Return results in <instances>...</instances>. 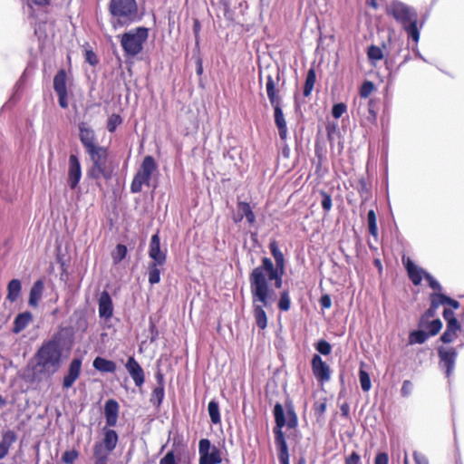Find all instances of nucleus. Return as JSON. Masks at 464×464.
I'll return each instance as SVG.
<instances>
[{
    "mask_svg": "<svg viewBox=\"0 0 464 464\" xmlns=\"http://www.w3.org/2000/svg\"><path fill=\"white\" fill-rule=\"evenodd\" d=\"M270 253L275 259L263 257L261 264L255 267L248 276L252 298V312L257 327L264 330L267 326V315L265 308L271 306L275 288H281L285 268V259L279 249L276 240L268 245Z\"/></svg>",
    "mask_w": 464,
    "mask_h": 464,
    "instance_id": "nucleus-1",
    "label": "nucleus"
},
{
    "mask_svg": "<svg viewBox=\"0 0 464 464\" xmlns=\"http://www.w3.org/2000/svg\"><path fill=\"white\" fill-rule=\"evenodd\" d=\"M78 128L80 141L91 160L87 177L97 183L101 179L111 180L114 174V166L109 160V149L97 143L95 132L87 123L82 121Z\"/></svg>",
    "mask_w": 464,
    "mask_h": 464,
    "instance_id": "nucleus-2",
    "label": "nucleus"
},
{
    "mask_svg": "<svg viewBox=\"0 0 464 464\" xmlns=\"http://www.w3.org/2000/svg\"><path fill=\"white\" fill-rule=\"evenodd\" d=\"M62 363V348L60 339L54 335L51 340L44 342L36 351L31 362L34 379L49 378L58 372Z\"/></svg>",
    "mask_w": 464,
    "mask_h": 464,
    "instance_id": "nucleus-3",
    "label": "nucleus"
},
{
    "mask_svg": "<svg viewBox=\"0 0 464 464\" xmlns=\"http://www.w3.org/2000/svg\"><path fill=\"white\" fill-rule=\"evenodd\" d=\"M285 407L286 410L287 420H285L284 407L281 403L276 402L273 410L276 422L273 433L275 436V444L277 449V456L289 455L288 446L283 428L286 425L289 429H295L298 425V417L292 401L286 400Z\"/></svg>",
    "mask_w": 464,
    "mask_h": 464,
    "instance_id": "nucleus-4",
    "label": "nucleus"
},
{
    "mask_svg": "<svg viewBox=\"0 0 464 464\" xmlns=\"http://www.w3.org/2000/svg\"><path fill=\"white\" fill-rule=\"evenodd\" d=\"M280 81L279 70L276 72L275 75L268 74L266 76V91L269 102L274 110L275 124L278 130V134L281 140H285L288 135L287 124L282 109V97L280 90L277 87Z\"/></svg>",
    "mask_w": 464,
    "mask_h": 464,
    "instance_id": "nucleus-5",
    "label": "nucleus"
},
{
    "mask_svg": "<svg viewBox=\"0 0 464 464\" xmlns=\"http://www.w3.org/2000/svg\"><path fill=\"white\" fill-rule=\"evenodd\" d=\"M386 14L400 23L408 34V36L415 43L419 41L418 14L412 8L401 2L393 1L387 6Z\"/></svg>",
    "mask_w": 464,
    "mask_h": 464,
    "instance_id": "nucleus-6",
    "label": "nucleus"
},
{
    "mask_svg": "<svg viewBox=\"0 0 464 464\" xmlns=\"http://www.w3.org/2000/svg\"><path fill=\"white\" fill-rule=\"evenodd\" d=\"M109 11L111 14V25L114 29L127 26L139 18L136 0H111Z\"/></svg>",
    "mask_w": 464,
    "mask_h": 464,
    "instance_id": "nucleus-7",
    "label": "nucleus"
},
{
    "mask_svg": "<svg viewBox=\"0 0 464 464\" xmlns=\"http://www.w3.org/2000/svg\"><path fill=\"white\" fill-rule=\"evenodd\" d=\"M119 442L117 431L110 427L102 428V439L96 441L92 448L94 464H108L110 455Z\"/></svg>",
    "mask_w": 464,
    "mask_h": 464,
    "instance_id": "nucleus-8",
    "label": "nucleus"
},
{
    "mask_svg": "<svg viewBox=\"0 0 464 464\" xmlns=\"http://www.w3.org/2000/svg\"><path fill=\"white\" fill-rule=\"evenodd\" d=\"M149 37V30L146 27H137L121 36V47L128 56H135L139 54L143 44Z\"/></svg>",
    "mask_w": 464,
    "mask_h": 464,
    "instance_id": "nucleus-9",
    "label": "nucleus"
},
{
    "mask_svg": "<svg viewBox=\"0 0 464 464\" xmlns=\"http://www.w3.org/2000/svg\"><path fill=\"white\" fill-rule=\"evenodd\" d=\"M157 171L158 164L155 159L150 155L145 156L132 179L130 191L140 193L143 186L149 187L153 174Z\"/></svg>",
    "mask_w": 464,
    "mask_h": 464,
    "instance_id": "nucleus-10",
    "label": "nucleus"
},
{
    "mask_svg": "<svg viewBox=\"0 0 464 464\" xmlns=\"http://www.w3.org/2000/svg\"><path fill=\"white\" fill-rule=\"evenodd\" d=\"M198 454V464H220L222 462L221 450L212 445L208 439L199 440Z\"/></svg>",
    "mask_w": 464,
    "mask_h": 464,
    "instance_id": "nucleus-11",
    "label": "nucleus"
},
{
    "mask_svg": "<svg viewBox=\"0 0 464 464\" xmlns=\"http://www.w3.org/2000/svg\"><path fill=\"white\" fill-rule=\"evenodd\" d=\"M439 365L445 372L446 377H450L455 367L458 352L454 347L440 346L438 348Z\"/></svg>",
    "mask_w": 464,
    "mask_h": 464,
    "instance_id": "nucleus-12",
    "label": "nucleus"
},
{
    "mask_svg": "<svg viewBox=\"0 0 464 464\" xmlns=\"http://www.w3.org/2000/svg\"><path fill=\"white\" fill-rule=\"evenodd\" d=\"M53 90L58 96V102L61 108L67 109L69 106L67 91V73L64 69H60L53 78Z\"/></svg>",
    "mask_w": 464,
    "mask_h": 464,
    "instance_id": "nucleus-13",
    "label": "nucleus"
},
{
    "mask_svg": "<svg viewBox=\"0 0 464 464\" xmlns=\"http://www.w3.org/2000/svg\"><path fill=\"white\" fill-rule=\"evenodd\" d=\"M377 102L373 99H370L363 108L360 104L357 113L361 116V124L362 126H377Z\"/></svg>",
    "mask_w": 464,
    "mask_h": 464,
    "instance_id": "nucleus-14",
    "label": "nucleus"
},
{
    "mask_svg": "<svg viewBox=\"0 0 464 464\" xmlns=\"http://www.w3.org/2000/svg\"><path fill=\"white\" fill-rule=\"evenodd\" d=\"M311 368L314 376L320 383H324L331 379L330 366L323 361L319 354H314L311 360Z\"/></svg>",
    "mask_w": 464,
    "mask_h": 464,
    "instance_id": "nucleus-15",
    "label": "nucleus"
},
{
    "mask_svg": "<svg viewBox=\"0 0 464 464\" xmlns=\"http://www.w3.org/2000/svg\"><path fill=\"white\" fill-rule=\"evenodd\" d=\"M82 179V166L78 157L74 154L69 156L67 184L71 189H75Z\"/></svg>",
    "mask_w": 464,
    "mask_h": 464,
    "instance_id": "nucleus-16",
    "label": "nucleus"
},
{
    "mask_svg": "<svg viewBox=\"0 0 464 464\" xmlns=\"http://www.w3.org/2000/svg\"><path fill=\"white\" fill-rule=\"evenodd\" d=\"M82 372V360L74 358L71 361L68 372L64 375L63 380V388L70 389L72 387L76 380L80 377Z\"/></svg>",
    "mask_w": 464,
    "mask_h": 464,
    "instance_id": "nucleus-17",
    "label": "nucleus"
},
{
    "mask_svg": "<svg viewBox=\"0 0 464 464\" xmlns=\"http://www.w3.org/2000/svg\"><path fill=\"white\" fill-rule=\"evenodd\" d=\"M149 256L152 259L151 262L166 264L167 254L166 251H161L160 249V237L159 232L151 236L149 246Z\"/></svg>",
    "mask_w": 464,
    "mask_h": 464,
    "instance_id": "nucleus-18",
    "label": "nucleus"
},
{
    "mask_svg": "<svg viewBox=\"0 0 464 464\" xmlns=\"http://www.w3.org/2000/svg\"><path fill=\"white\" fill-rule=\"evenodd\" d=\"M125 367L135 385L141 387L145 382L144 371L133 356L129 357Z\"/></svg>",
    "mask_w": 464,
    "mask_h": 464,
    "instance_id": "nucleus-19",
    "label": "nucleus"
},
{
    "mask_svg": "<svg viewBox=\"0 0 464 464\" xmlns=\"http://www.w3.org/2000/svg\"><path fill=\"white\" fill-rule=\"evenodd\" d=\"M120 406L116 400L110 399L104 405V415L106 424L104 427H115L118 422Z\"/></svg>",
    "mask_w": 464,
    "mask_h": 464,
    "instance_id": "nucleus-20",
    "label": "nucleus"
},
{
    "mask_svg": "<svg viewBox=\"0 0 464 464\" xmlns=\"http://www.w3.org/2000/svg\"><path fill=\"white\" fill-rule=\"evenodd\" d=\"M99 316L103 319H110L113 314V304L110 294L102 291L98 300Z\"/></svg>",
    "mask_w": 464,
    "mask_h": 464,
    "instance_id": "nucleus-21",
    "label": "nucleus"
},
{
    "mask_svg": "<svg viewBox=\"0 0 464 464\" xmlns=\"http://www.w3.org/2000/svg\"><path fill=\"white\" fill-rule=\"evenodd\" d=\"M409 278L414 285H419L424 276V271L419 268L409 257L402 258Z\"/></svg>",
    "mask_w": 464,
    "mask_h": 464,
    "instance_id": "nucleus-22",
    "label": "nucleus"
},
{
    "mask_svg": "<svg viewBox=\"0 0 464 464\" xmlns=\"http://www.w3.org/2000/svg\"><path fill=\"white\" fill-rule=\"evenodd\" d=\"M17 435L12 430H7L2 433L0 441V460L9 452L11 446L16 441Z\"/></svg>",
    "mask_w": 464,
    "mask_h": 464,
    "instance_id": "nucleus-23",
    "label": "nucleus"
},
{
    "mask_svg": "<svg viewBox=\"0 0 464 464\" xmlns=\"http://www.w3.org/2000/svg\"><path fill=\"white\" fill-rule=\"evenodd\" d=\"M237 209L239 213V218L237 221H241L243 218H246L249 225H254L256 223V216L249 203L245 201H238Z\"/></svg>",
    "mask_w": 464,
    "mask_h": 464,
    "instance_id": "nucleus-24",
    "label": "nucleus"
},
{
    "mask_svg": "<svg viewBox=\"0 0 464 464\" xmlns=\"http://www.w3.org/2000/svg\"><path fill=\"white\" fill-rule=\"evenodd\" d=\"M92 365L94 369L101 372H110L113 373L116 371V363L113 361L107 360L103 357H96L93 360Z\"/></svg>",
    "mask_w": 464,
    "mask_h": 464,
    "instance_id": "nucleus-25",
    "label": "nucleus"
},
{
    "mask_svg": "<svg viewBox=\"0 0 464 464\" xmlns=\"http://www.w3.org/2000/svg\"><path fill=\"white\" fill-rule=\"evenodd\" d=\"M44 291V283L42 280H37L34 283L29 295V304L36 307L42 297Z\"/></svg>",
    "mask_w": 464,
    "mask_h": 464,
    "instance_id": "nucleus-26",
    "label": "nucleus"
},
{
    "mask_svg": "<svg viewBox=\"0 0 464 464\" xmlns=\"http://www.w3.org/2000/svg\"><path fill=\"white\" fill-rule=\"evenodd\" d=\"M31 320L32 314L30 312H24L17 314L14 321L13 333L19 334L22 332L26 328Z\"/></svg>",
    "mask_w": 464,
    "mask_h": 464,
    "instance_id": "nucleus-27",
    "label": "nucleus"
},
{
    "mask_svg": "<svg viewBox=\"0 0 464 464\" xmlns=\"http://www.w3.org/2000/svg\"><path fill=\"white\" fill-rule=\"evenodd\" d=\"M461 325H455L454 323H450V324H446L445 332L440 335V340L443 343H452L456 337L459 331H460Z\"/></svg>",
    "mask_w": 464,
    "mask_h": 464,
    "instance_id": "nucleus-28",
    "label": "nucleus"
},
{
    "mask_svg": "<svg viewBox=\"0 0 464 464\" xmlns=\"http://www.w3.org/2000/svg\"><path fill=\"white\" fill-rule=\"evenodd\" d=\"M165 264H158L156 262H150L148 266L149 283L153 285L160 281V274L162 267Z\"/></svg>",
    "mask_w": 464,
    "mask_h": 464,
    "instance_id": "nucleus-29",
    "label": "nucleus"
},
{
    "mask_svg": "<svg viewBox=\"0 0 464 464\" xmlns=\"http://www.w3.org/2000/svg\"><path fill=\"white\" fill-rule=\"evenodd\" d=\"M316 81V73L314 67H311L306 73L304 88H303V94L304 97H309L313 92L314 83Z\"/></svg>",
    "mask_w": 464,
    "mask_h": 464,
    "instance_id": "nucleus-30",
    "label": "nucleus"
},
{
    "mask_svg": "<svg viewBox=\"0 0 464 464\" xmlns=\"http://www.w3.org/2000/svg\"><path fill=\"white\" fill-rule=\"evenodd\" d=\"M22 289L21 282L19 279H12L7 285V295L6 298L10 302H14L20 295Z\"/></svg>",
    "mask_w": 464,
    "mask_h": 464,
    "instance_id": "nucleus-31",
    "label": "nucleus"
},
{
    "mask_svg": "<svg viewBox=\"0 0 464 464\" xmlns=\"http://www.w3.org/2000/svg\"><path fill=\"white\" fill-rule=\"evenodd\" d=\"M384 57L381 47L372 44L367 49V58L372 66H376L377 63Z\"/></svg>",
    "mask_w": 464,
    "mask_h": 464,
    "instance_id": "nucleus-32",
    "label": "nucleus"
},
{
    "mask_svg": "<svg viewBox=\"0 0 464 464\" xmlns=\"http://www.w3.org/2000/svg\"><path fill=\"white\" fill-rule=\"evenodd\" d=\"M420 328L426 330L430 336L438 334L442 328V322L439 318L426 320L423 325H418Z\"/></svg>",
    "mask_w": 464,
    "mask_h": 464,
    "instance_id": "nucleus-33",
    "label": "nucleus"
},
{
    "mask_svg": "<svg viewBox=\"0 0 464 464\" xmlns=\"http://www.w3.org/2000/svg\"><path fill=\"white\" fill-rule=\"evenodd\" d=\"M429 336H430V334L422 328H420V330H414L411 332L409 334V343H424L426 340L429 338Z\"/></svg>",
    "mask_w": 464,
    "mask_h": 464,
    "instance_id": "nucleus-34",
    "label": "nucleus"
},
{
    "mask_svg": "<svg viewBox=\"0 0 464 464\" xmlns=\"http://www.w3.org/2000/svg\"><path fill=\"white\" fill-rule=\"evenodd\" d=\"M208 414L213 424H219L221 422V417L219 412L218 402L212 400L208 405Z\"/></svg>",
    "mask_w": 464,
    "mask_h": 464,
    "instance_id": "nucleus-35",
    "label": "nucleus"
},
{
    "mask_svg": "<svg viewBox=\"0 0 464 464\" xmlns=\"http://www.w3.org/2000/svg\"><path fill=\"white\" fill-rule=\"evenodd\" d=\"M165 396V387L156 386L150 394V401L152 405L160 408Z\"/></svg>",
    "mask_w": 464,
    "mask_h": 464,
    "instance_id": "nucleus-36",
    "label": "nucleus"
},
{
    "mask_svg": "<svg viewBox=\"0 0 464 464\" xmlns=\"http://www.w3.org/2000/svg\"><path fill=\"white\" fill-rule=\"evenodd\" d=\"M367 223L370 235L376 238L378 236V227L376 213L373 209H370L367 213Z\"/></svg>",
    "mask_w": 464,
    "mask_h": 464,
    "instance_id": "nucleus-37",
    "label": "nucleus"
},
{
    "mask_svg": "<svg viewBox=\"0 0 464 464\" xmlns=\"http://www.w3.org/2000/svg\"><path fill=\"white\" fill-rule=\"evenodd\" d=\"M128 253L127 246L122 244H118L115 249L111 252V258L115 265L122 261Z\"/></svg>",
    "mask_w": 464,
    "mask_h": 464,
    "instance_id": "nucleus-38",
    "label": "nucleus"
},
{
    "mask_svg": "<svg viewBox=\"0 0 464 464\" xmlns=\"http://www.w3.org/2000/svg\"><path fill=\"white\" fill-rule=\"evenodd\" d=\"M277 307L280 311L287 312L291 307L289 290L285 289L280 293Z\"/></svg>",
    "mask_w": 464,
    "mask_h": 464,
    "instance_id": "nucleus-39",
    "label": "nucleus"
},
{
    "mask_svg": "<svg viewBox=\"0 0 464 464\" xmlns=\"http://www.w3.org/2000/svg\"><path fill=\"white\" fill-rule=\"evenodd\" d=\"M359 379L362 390L363 392H369L372 388L371 378L369 373L366 371H364L362 367L360 368L359 371Z\"/></svg>",
    "mask_w": 464,
    "mask_h": 464,
    "instance_id": "nucleus-40",
    "label": "nucleus"
},
{
    "mask_svg": "<svg viewBox=\"0 0 464 464\" xmlns=\"http://www.w3.org/2000/svg\"><path fill=\"white\" fill-rule=\"evenodd\" d=\"M375 90V85L371 81H364L359 89L361 98H368Z\"/></svg>",
    "mask_w": 464,
    "mask_h": 464,
    "instance_id": "nucleus-41",
    "label": "nucleus"
},
{
    "mask_svg": "<svg viewBox=\"0 0 464 464\" xmlns=\"http://www.w3.org/2000/svg\"><path fill=\"white\" fill-rule=\"evenodd\" d=\"M122 122V119L121 115L113 113L111 114L107 121V130L109 132H114L119 125Z\"/></svg>",
    "mask_w": 464,
    "mask_h": 464,
    "instance_id": "nucleus-42",
    "label": "nucleus"
},
{
    "mask_svg": "<svg viewBox=\"0 0 464 464\" xmlns=\"http://www.w3.org/2000/svg\"><path fill=\"white\" fill-rule=\"evenodd\" d=\"M357 190L363 201L368 200L370 198L371 190L367 182L363 179L359 180Z\"/></svg>",
    "mask_w": 464,
    "mask_h": 464,
    "instance_id": "nucleus-43",
    "label": "nucleus"
},
{
    "mask_svg": "<svg viewBox=\"0 0 464 464\" xmlns=\"http://www.w3.org/2000/svg\"><path fill=\"white\" fill-rule=\"evenodd\" d=\"M80 452L73 449L71 450H66L62 455V461L64 464H73L74 461L79 458Z\"/></svg>",
    "mask_w": 464,
    "mask_h": 464,
    "instance_id": "nucleus-44",
    "label": "nucleus"
},
{
    "mask_svg": "<svg viewBox=\"0 0 464 464\" xmlns=\"http://www.w3.org/2000/svg\"><path fill=\"white\" fill-rule=\"evenodd\" d=\"M437 309L438 308L435 307V304L434 305L430 304V307L420 315L419 322H418V325H423L424 322H426V320H430V319L435 317V315L437 314Z\"/></svg>",
    "mask_w": 464,
    "mask_h": 464,
    "instance_id": "nucleus-45",
    "label": "nucleus"
},
{
    "mask_svg": "<svg viewBox=\"0 0 464 464\" xmlns=\"http://www.w3.org/2000/svg\"><path fill=\"white\" fill-rule=\"evenodd\" d=\"M446 297H447V295H445L444 294H441V293H436V292L431 293V294H430V304L431 305L435 304V307L439 308L440 305L446 304V302H445Z\"/></svg>",
    "mask_w": 464,
    "mask_h": 464,
    "instance_id": "nucleus-46",
    "label": "nucleus"
},
{
    "mask_svg": "<svg viewBox=\"0 0 464 464\" xmlns=\"http://www.w3.org/2000/svg\"><path fill=\"white\" fill-rule=\"evenodd\" d=\"M315 349L318 353H320L323 355H328L332 352V346L331 344L325 341V340H319L315 344Z\"/></svg>",
    "mask_w": 464,
    "mask_h": 464,
    "instance_id": "nucleus-47",
    "label": "nucleus"
},
{
    "mask_svg": "<svg viewBox=\"0 0 464 464\" xmlns=\"http://www.w3.org/2000/svg\"><path fill=\"white\" fill-rule=\"evenodd\" d=\"M320 195L322 196L321 204L323 209L324 210V212H329L333 206L331 195L327 193L325 190H321Z\"/></svg>",
    "mask_w": 464,
    "mask_h": 464,
    "instance_id": "nucleus-48",
    "label": "nucleus"
},
{
    "mask_svg": "<svg viewBox=\"0 0 464 464\" xmlns=\"http://www.w3.org/2000/svg\"><path fill=\"white\" fill-rule=\"evenodd\" d=\"M326 408H327V403H326L325 398L321 401H315L313 406L314 414L318 417H321L325 413Z\"/></svg>",
    "mask_w": 464,
    "mask_h": 464,
    "instance_id": "nucleus-49",
    "label": "nucleus"
},
{
    "mask_svg": "<svg viewBox=\"0 0 464 464\" xmlns=\"http://www.w3.org/2000/svg\"><path fill=\"white\" fill-rule=\"evenodd\" d=\"M347 106L343 103L339 102L333 106L332 108V115L334 119H339L343 116V114L346 111Z\"/></svg>",
    "mask_w": 464,
    "mask_h": 464,
    "instance_id": "nucleus-50",
    "label": "nucleus"
},
{
    "mask_svg": "<svg viewBox=\"0 0 464 464\" xmlns=\"http://www.w3.org/2000/svg\"><path fill=\"white\" fill-rule=\"evenodd\" d=\"M443 318L445 319L447 324H450V323L452 322L455 324V325H460L459 320L455 317L454 312L451 309L444 308Z\"/></svg>",
    "mask_w": 464,
    "mask_h": 464,
    "instance_id": "nucleus-51",
    "label": "nucleus"
},
{
    "mask_svg": "<svg viewBox=\"0 0 464 464\" xmlns=\"http://www.w3.org/2000/svg\"><path fill=\"white\" fill-rule=\"evenodd\" d=\"M424 278L428 282L429 286L430 288H432L434 291H438V292L441 291V285L430 274L425 273Z\"/></svg>",
    "mask_w": 464,
    "mask_h": 464,
    "instance_id": "nucleus-52",
    "label": "nucleus"
},
{
    "mask_svg": "<svg viewBox=\"0 0 464 464\" xmlns=\"http://www.w3.org/2000/svg\"><path fill=\"white\" fill-rule=\"evenodd\" d=\"M86 63L92 66H96L99 63V59L92 50H86L84 53Z\"/></svg>",
    "mask_w": 464,
    "mask_h": 464,
    "instance_id": "nucleus-53",
    "label": "nucleus"
},
{
    "mask_svg": "<svg viewBox=\"0 0 464 464\" xmlns=\"http://www.w3.org/2000/svg\"><path fill=\"white\" fill-rule=\"evenodd\" d=\"M160 464H178L174 450H169L160 460Z\"/></svg>",
    "mask_w": 464,
    "mask_h": 464,
    "instance_id": "nucleus-54",
    "label": "nucleus"
},
{
    "mask_svg": "<svg viewBox=\"0 0 464 464\" xmlns=\"http://www.w3.org/2000/svg\"><path fill=\"white\" fill-rule=\"evenodd\" d=\"M361 461L360 455L353 451L349 456H347L344 459V464H359Z\"/></svg>",
    "mask_w": 464,
    "mask_h": 464,
    "instance_id": "nucleus-55",
    "label": "nucleus"
},
{
    "mask_svg": "<svg viewBox=\"0 0 464 464\" xmlns=\"http://www.w3.org/2000/svg\"><path fill=\"white\" fill-rule=\"evenodd\" d=\"M319 304L323 309H329L332 306V299L328 294L323 295L320 297Z\"/></svg>",
    "mask_w": 464,
    "mask_h": 464,
    "instance_id": "nucleus-56",
    "label": "nucleus"
},
{
    "mask_svg": "<svg viewBox=\"0 0 464 464\" xmlns=\"http://www.w3.org/2000/svg\"><path fill=\"white\" fill-rule=\"evenodd\" d=\"M374 464H389V456L386 452H379L374 459Z\"/></svg>",
    "mask_w": 464,
    "mask_h": 464,
    "instance_id": "nucleus-57",
    "label": "nucleus"
},
{
    "mask_svg": "<svg viewBox=\"0 0 464 464\" xmlns=\"http://www.w3.org/2000/svg\"><path fill=\"white\" fill-rule=\"evenodd\" d=\"M411 389H412L411 382L409 380L404 381L402 383L401 389V395L403 397L409 396L411 392Z\"/></svg>",
    "mask_w": 464,
    "mask_h": 464,
    "instance_id": "nucleus-58",
    "label": "nucleus"
},
{
    "mask_svg": "<svg viewBox=\"0 0 464 464\" xmlns=\"http://www.w3.org/2000/svg\"><path fill=\"white\" fill-rule=\"evenodd\" d=\"M200 30H201L200 22L198 18H195L193 20V33L195 35L196 44H198Z\"/></svg>",
    "mask_w": 464,
    "mask_h": 464,
    "instance_id": "nucleus-59",
    "label": "nucleus"
},
{
    "mask_svg": "<svg viewBox=\"0 0 464 464\" xmlns=\"http://www.w3.org/2000/svg\"><path fill=\"white\" fill-rule=\"evenodd\" d=\"M155 379L157 381V386L165 387L164 374L160 369L155 373Z\"/></svg>",
    "mask_w": 464,
    "mask_h": 464,
    "instance_id": "nucleus-60",
    "label": "nucleus"
},
{
    "mask_svg": "<svg viewBox=\"0 0 464 464\" xmlns=\"http://www.w3.org/2000/svg\"><path fill=\"white\" fill-rule=\"evenodd\" d=\"M445 302H446L445 304H449L454 310L459 309V306H460L459 302H458L457 300L452 299V298H450L449 296L446 297Z\"/></svg>",
    "mask_w": 464,
    "mask_h": 464,
    "instance_id": "nucleus-61",
    "label": "nucleus"
},
{
    "mask_svg": "<svg viewBox=\"0 0 464 464\" xmlns=\"http://www.w3.org/2000/svg\"><path fill=\"white\" fill-rule=\"evenodd\" d=\"M340 410H341V412H342V416H343L344 418H349L350 416V406L347 402H344L343 403L341 406H340Z\"/></svg>",
    "mask_w": 464,
    "mask_h": 464,
    "instance_id": "nucleus-62",
    "label": "nucleus"
},
{
    "mask_svg": "<svg viewBox=\"0 0 464 464\" xmlns=\"http://www.w3.org/2000/svg\"><path fill=\"white\" fill-rule=\"evenodd\" d=\"M413 459L416 464H428V460L416 451L413 453Z\"/></svg>",
    "mask_w": 464,
    "mask_h": 464,
    "instance_id": "nucleus-63",
    "label": "nucleus"
},
{
    "mask_svg": "<svg viewBox=\"0 0 464 464\" xmlns=\"http://www.w3.org/2000/svg\"><path fill=\"white\" fill-rule=\"evenodd\" d=\"M38 6H46L50 5L51 0H27Z\"/></svg>",
    "mask_w": 464,
    "mask_h": 464,
    "instance_id": "nucleus-64",
    "label": "nucleus"
}]
</instances>
